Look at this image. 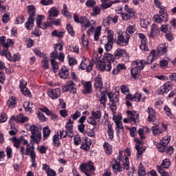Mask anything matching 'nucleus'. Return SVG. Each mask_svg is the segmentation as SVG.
Returning <instances> with one entry per match:
<instances>
[{
	"mask_svg": "<svg viewBox=\"0 0 176 176\" xmlns=\"http://www.w3.org/2000/svg\"><path fill=\"white\" fill-rule=\"evenodd\" d=\"M0 45L3 46V50L0 52L1 56H5L8 60H12V54L9 53L8 47H10L14 45L13 40L8 38L5 36L0 37Z\"/></svg>",
	"mask_w": 176,
	"mask_h": 176,
	"instance_id": "f257e3e1",
	"label": "nucleus"
},
{
	"mask_svg": "<svg viewBox=\"0 0 176 176\" xmlns=\"http://www.w3.org/2000/svg\"><path fill=\"white\" fill-rule=\"evenodd\" d=\"M29 131L31 132L32 135L30 136V139L33 142H36V144H39L41 142V140H42V127L39 125L32 124L30 126Z\"/></svg>",
	"mask_w": 176,
	"mask_h": 176,
	"instance_id": "f03ea898",
	"label": "nucleus"
},
{
	"mask_svg": "<svg viewBox=\"0 0 176 176\" xmlns=\"http://www.w3.org/2000/svg\"><path fill=\"white\" fill-rule=\"evenodd\" d=\"M101 45H104L105 50L109 52L112 50V47L113 46V32L112 30H109L107 32V36H104L100 39Z\"/></svg>",
	"mask_w": 176,
	"mask_h": 176,
	"instance_id": "7ed1b4c3",
	"label": "nucleus"
},
{
	"mask_svg": "<svg viewBox=\"0 0 176 176\" xmlns=\"http://www.w3.org/2000/svg\"><path fill=\"white\" fill-rule=\"evenodd\" d=\"M153 21L157 24H163V23H167L168 21V14H167V10L166 7H162L159 14L154 15Z\"/></svg>",
	"mask_w": 176,
	"mask_h": 176,
	"instance_id": "20e7f679",
	"label": "nucleus"
},
{
	"mask_svg": "<svg viewBox=\"0 0 176 176\" xmlns=\"http://www.w3.org/2000/svg\"><path fill=\"white\" fill-rule=\"evenodd\" d=\"M123 166L120 165V162L116 161L115 163L112 165V169L113 173H122L124 170H129L130 168V162H129V157H125L124 160L122 161Z\"/></svg>",
	"mask_w": 176,
	"mask_h": 176,
	"instance_id": "39448f33",
	"label": "nucleus"
},
{
	"mask_svg": "<svg viewBox=\"0 0 176 176\" xmlns=\"http://www.w3.org/2000/svg\"><path fill=\"white\" fill-rule=\"evenodd\" d=\"M130 41V34L127 32H118L117 45L119 46H127Z\"/></svg>",
	"mask_w": 176,
	"mask_h": 176,
	"instance_id": "423d86ee",
	"label": "nucleus"
},
{
	"mask_svg": "<svg viewBox=\"0 0 176 176\" xmlns=\"http://www.w3.org/2000/svg\"><path fill=\"white\" fill-rule=\"evenodd\" d=\"M28 10L30 17L28 18V21L25 23V27L27 30H31L34 27V17L36 10H35V6L31 5L28 6Z\"/></svg>",
	"mask_w": 176,
	"mask_h": 176,
	"instance_id": "0eeeda50",
	"label": "nucleus"
},
{
	"mask_svg": "<svg viewBox=\"0 0 176 176\" xmlns=\"http://www.w3.org/2000/svg\"><path fill=\"white\" fill-rule=\"evenodd\" d=\"M80 170L82 173H84L87 176H91L93 171L96 170L94 164L91 162H88L85 164H81L80 166Z\"/></svg>",
	"mask_w": 176,
	"mask_h": 176,
	"instance_id": "6e6552de",
	"label": "nucleus"
},
{
	"mask_svg": "<svg viewBox=\"0 0 176 176\" xmlns=\"http://www.w3.org/2000/svg\"><path fill=\"white\" fill-rule=\"evenodd\" d=\"M19 152L23 157H24V155L30 156V157L36 156V153H35L34 146H31L30 144H28L26 147H25L24 146H21Z\"/></svg>",
	"mask_w": 176,
	"mask_h": 176,
	"instance_id": "1a4fd4ad",
	"label": "nucleus"
},
{
	"mask_svg": "<svg viewBox=\"0 0 176 176\" xmlns=\"http://www.w3.org/2000/svg\"><path fill=\"white\" fill-rule=\"evenodd\" d=\"M91 116L88 118L87 122L89 124L96 126H97V120L98 122H100V119H101V110H97L96 111L93 110L91 112Z\"/></svg>",
	"mask_w": 176,
	"mask_h": 176,
	"instance_id": "9d476101",
	"label": "nucleus"
},
{
	"mask_svg": "<svg viewBox=\"0 0 176 176\" xmlns=\"http://www.w3.org/2000/svg\"><path fill=\"white\" fill-rule=\"evenodd\" d=\"M107 96L109 97V100L110 102L109 103V105L110 107V109H111L113 112V115H116V103L119 102V98H118V96L113 95L112 94H107Z\"/></svg>",
	"mask_w": 176,
	"mask_h": 176,
	"instance_id": "9b49d317",
	"label": "nucleus"
},
{
	"mask_svg": "<svg viewBox=\"0 0 176 176\" xmlns=\"http://www.w3.org/2000/svg\"><path fill=\"white\" fill-rule=\"evenodd\" d=\"M99 71H111L112 69V63L105 61H98L96 65Z\"/></svg>",
	"mask_w": 176,
	"mask_h": 176,
	"instance_id": "f8f14e48",
	"label": "nucleus"
},
{
	"mask_svg": "<svg viewBox=\"0 0 176 176\" xmlns=\"http://www.w3.org/2000/svg\"><path fill=\"white\" fill-rule=\"evenodd\" d=\"M47 94L50 98L56 100L61 96V89H60V88H56L55 89H50L47 90Z\"/></svg>",
	"mask_w": 176,
	"mask_h": 176,
	"instance_id": "ddd939ff",
	"label": "nucleus"
},
{
	"mask_svg": "<svg viewBox=\"0 0 176 176\" xmlns=\"http://www.w3.org/2000/svg\"><path fill=\"white\" fill-rule=\"evenodd\" d=\"M93 63L89 59H85L82 62H81L80 65V69H87V72H91L93 70Z\"/></svg>",
	"mask_w": 176,
	"mask_h": 176,
	"instance_id": "4468645a",
	"label": "nucleus"
},
{
	"mask_svg": "<svg viewBox=\"0 0 176 176\" xmlns=\"http://www.w3.org/2000/svg\"><path fill=\"white\" fill-rule=\"evenodd\" d=\"M85 122H86L85 116H81L78 120V123H79V124L78 125V131H80V133H82V134L86 133V130H85V128L86 127Z\"/></svg>",
	"mask_w": 176,
	"mask_h": 176,
	"instance_id": "2eb2a0df",
	"label": "nucleus"
},
{
	"mask_svg": "<svg viewBox=\"0 0 176 176\" xmlns=\"http://www.w3.org/2000/svg\"><path fill=\"white\" fill-rule=\"evenodd\" d=\"M127 115L128 119L131 123H138V122H139V114L136 111H128Z\"/></svg>",
	"mask_w": 176,
	"mask_h": 176,
	"instance_id": "dca6fc26",
	"label": "nucleus"
},
{
	"mask_svg": "<svg viewBox=\"0 0 176 176\" xmlns=\"http://www.w3.org/2000/svg\"><path fill=\"white\" fill-rule=\"evenodd\" d=\"M173 88V84L170 82H166L164 85H162L158 90L160 94H164V93H168L170 90Z\"/></svg>",
	"mask_w": 176,
	"mask_h": 176,
	"instance_id": "f3484780",
	"label": "nucleus"
},
{
	"mask_svg": "<svg viewBox=\"0 0 176 176\" xmlns=\"http://www.w3.org/2000/svg\"><path fill=\"white\" fill-rule=\"evenodd\" d=\"M59 76L61 79H68L69 78V70L65 67H63L59 71Z\"/></svg>",
	"mask_w": 176,
	"mask_h": 176,
	"instance_id": "a211bd4d",
	"label": "nucleus"
},
{
	"mask_svg": "<svg viewBox=\"0 0 176 176\" xmlns=\"http://www.w3.org/2000/svg\"><path fill=\"white\" fill-rule=\"evenodd\" d=\"M82 85L84 86L83 94H91V82L82 81Z\"/></svg>",
	"mask_w": 176,
	"mask_h": 176,
	"instance_id": "6ab92c4d",
	"label": "nucleus"
},
{
	"mask_svg": "<svg viewBox=\"0 0 176 176\" xmlns=\"http://www.w3.org/2000/svg\"><path fill=\"white\" fill-rule=\"evenodd\" d=\"M126 71V65L124 64L119 63L116 67H114L112 74L113 75H118L120 72H122V71Z\"/></svg>",
	"mask_w": 176,
	"mask_h": 176,
	"instance_id": "aec40b11",
	"label": "nucleus"
},
{
	"mask_svg": "<svg viewBox=\"0 0 176 176\" xmlns=\"http://www.w3.org/2000/svg\"><path fill=\"white\" fill-rule=\"evenodd\" d=\"M126 71V65L124 64L119 63L116 67H114L112 74L113 75H118L120 72H122V71Z\"/></svg>",
	"mask_w": 176,
	"mask_h": 176,
	"instance_id": "412c9836",
	"label": "nucleus"
},
{
	"mask_svg": "<svg viewBox=\"0 0 176 176\" xmlns=\"http://www.w3.org/2000/svg\"><path fill=\"white\" fill-rule=\"evenodd\" d=\"M126 71V65L124 64L119 63L116 67H114L112 74L113 75H118L120 72H122V71Z\"/></svg>",
	"mask_w": 176,
	"mask_h": 176,
	"instance_id": "4be33fe9",
	"label": "nucleus"
},
{
	"mask_svg": "<svg viewBox=\"0 0 176 176\" xmlns=\"http://www.w3.org/2000/svg\"><path fill=\"white\" fill-rule=\"evenodd\" d=\"M102 78L100 75H98L95 78L94 87L96 89H100V91H102Z\"/></svg>",
	"mask_w": 176,
	"mask_h": 176,
	"instance_id": "5701e85b",
	"label": "nucleus"
},
{
	"mask_svg": "<svg viewBox=\"0 0 176 176\" xmlns=\"http://www.w3.org/2000/svg\"><path fill=\"white\" fill-rule=\"evenodd\" d=\"M155 60H156V50H152L147 58V60L145 61L146 65V64L147 65L152 64V63H153Z\"/></svg>",
	"mask_w": 176,
	"mask_h": 176,
	"instance_id": "b1692460",
	"label": "nucleus"
},
{
	"mask_svg": "<svg viewBox=\"0 0 176 176\" xmlns=\"http://www.w3.org/2000/svg\"><path fill=\"white\" fill-rule=\"evenodd\" d=\"M133 65L135 67V68H138V69H144V67H145L146 63L144 60H137L133 62Z\"/></svg>",
	"mask_w": 176,
	"mask_h": 176,
	"instance_id": "393cba45",
	"label": "nucleus"
},
{
	"mask_svg": "<svg viewBox=\"0 0 176 176\" xmlns=\"http://www.w3.org/2000/svg\"><path fill=\"white\" fill-rule=\"evenodd\" d=\"M59 12L60 11H58V9H57L56 7L52 8L51 10H49V16L47 20H52L53 17H57Z\"/></svg>",
	"mask_w": 176,
	"mask_h": 176,
	"instance_id": "a878e982",
	"label": "nucleus"
},
{
	"mask_svg": "<svg viewBox=\"0 0 176 176\" xmlns=\"http://www.w3.org/2000/svg\"><path fill=\"white\" fill-rule=\"evenodd\" d=\"M140 72H141V70L138 69V67H135L133 66V67L131 70L132 78H133L134 79H140L141 76H140Z\"/></svg>",
	"mask_w": 176,
	"mask_h": 176,
	"instance_id": "bb28decb",
	"label": "nucleus"
},
{
	"mask_svg": "<svg viewBox=\"0 0 176 176\" xmlns=\"http://www.w3.org/2000/svg\"><path fill=\"white\" fill-rule=\"evenodd\" d=\"M168 46V44H161L159 45L157 48V53L160 54V56H162V54H166L167 53V47Z\"/></svg>",
	"mask_w": 176,
	"mask_h": 176,
	"instance_id": "cd10ccee",
	"label": "nucleus"
},
{
	"mask_svg": "<svg viewBox=\"0 0 176 176\" xmlns=\"http://www.w3.org/2000/svg\"><path fill=\"white\" fill-rule=\"evenodd\" d=\"M12 120H17V122L24 123L25 122H28V117H25L23 115H19L17 117L12 116L10 118V122H12Z\"/></svg>",
	"mask_w": 176,
	"mask_h": 176,
	"instance_id": "c85d7f7f",
	"label": "nucleus"
},
{
	"mask_svg": "<svg viewBox=\"0 0 176 176\" xmlns=\"http://www.w3.org/2000/svg\"><path fill=\"white\" fill-rule=\"evenodd\" d=\"M49 57L46 56H43V59L41 61V67L44 68V69H49L50 68V65H49Z\"/></svg>",
	"mask_w": 176,
	"mask_h": 176,
	"instance_id": "c756f323",
	"label": "nucleus"
},
{
	"mask_svg": "<svg viewBox=\"0 0 176 176\" xmlns=\"http://www.w3.org/2000/svg\"><path fill=\"white\" fill-rule=\"evenodd\" d=\"M143 142L142 141H138L136 145H135V149L138 151V156H140V155H142L144 153V151H145V147L142 148L141 147V145H143Z\"/></svg>",
	"mask_w": 176,
	"mask_h": 176,
	"instance_id": "7c9ffc66",
	"label": "nucleus"
},
{
	"mask_svg": "<svg viewBox=\"0 0 176 176\" xmlns=\"http://www.w3.org/2000/svg\"><path fill=\"white\" fill-rule=\"evenodd\" d=\"M39 109L40 111H41V112H44L48 116H50L51 115L52 120H54L57 118V116H56V114H52V111H50V110H49L47 107H43V108H40Z\"/></svg>",
	"mask_w": 176,
	"mask_h": 176,
	"instance_id": "2f4dec72",
	"label": "nucleus"
},
{
	"mask_svg": "<svg viewBox=\"0 0 176 176\" xmlns=\"http://www.w3.org/2000/svg\"><path fill=\"white\" fill-rule=\"evenodd\" d=\"M16 104H17V98H16L14 96H12L11 98H10L7 102V105L11 109L16 107Z\"/></svg>",
	"mask_w": 176,
	"mask_h": 176,
	"instance_id": "473e14b6",
	"label": "nucleus"
},
{
	"mask_svg": "<svg viewBox=\"0 0 176 176\" xmlns=\"http://www.w3.org/2000/svg\"><path fill=\"white\" fill-rule=\"evenodd\" d=\"M80 24L83 25V27H85V28H89V27L91 25L90 21H89V19H87L85 16H81L80 18Z\"/></svg>",
	"mask_w": 176,
	"mask_h": 176,
	"instance_id": "72a5a7b5",
	"label": "nucleus"
},
{
	"mask_svg": "<svg viewBox=\"0 0 176 176\" xmlns=\"http://www.w3.org/2000/svg\"><path fill=\"white\" fill-rule=\"evenodd\" d=\"M147 112L148 113V121L152 122V120H153L156 116V113L155 112V110H153V109L151 107L148 108Z\"/></svg>",
	"mask_w": 176,
	"mask_h": 176,
	"instance_id": "f704fd0d",
	"label": "nucleus"
},
{
	"mask_svg": "<svg viewBox=\"0 0 176 176\" xmlns=\"http://www.w3.org/2000/svg\"><path fill=\"white\" fill-rule=\"evenodd\" d=\"M151 131H153V135L157 137V135H160V134H162L163 133V129H160L159 125L153 126L151 128Z\"/></svg>",
	"mask_w": 176,
	"mask_h": 176,
	"instance_id": "c9c22d12",
	"label": "nucleus"
},
{
	"mask_svg": "<svg viewBox=\"0 0 176 176\" xmlns=\"http://www.w3.org/2000/svg\"><path fill=\"white\" fill-rule=\"evenodd\" d=\"M159 31V28H157V25L156 24H152L151 25V33L149 34L148 36L150 38H155V35H156V33Z\"/></svg>",
	"mask_w": 176,
	"mask_h": 176,
	"instance_id": "e433bc0d",
	"label": "nucleus"
},
{
	"mask_svg": "<svg viewBox=\"0 0 176 176\" xmlns=\"http://www.w3.org/2000/svg\"><path fill=\"white\" fill-rule=\"evenodd\" d=\"M103 61L113 64V63H115V60H113V55L108 53L104 54Z\"/></svg>",
	"mask_w": 176,
	"mask_h": 176,
	"instance_id": "4c0bfd02",
	"label": "nucleus"
},
{
	"mask_svg": "<svg viewBox=\"0 0 176 176\" xmlns=\"http://www.w3.org/2000/svg\"><path fill=\"white\" fill-rule=\"evenodd\" d=\"M126 53V50L118 48L114 53L116 58H120Z\"/></svg>",
	"mask_w": 176,
	"mask_h": 176,
	"instance_id": "58836bf2",
	"label": "nucleus"
},
{
	"mask_svg": "<svg viewBox=\"0 0 176 176\" xmlns=\"http://www.w3.org/2000/svg\"><path fill=\"white\" fill-rule=\"evenodd\" d=\"M74 120H72L71 118H69L68 122L66 123L65 128L66 131H72L74 129Z\"/></svg>",
	"mask_w": 176,
	"mask_h": 176,
	"instance_id": "ea45409f",
	"label": "nucleus"
},
{
	"mask_svg": "<svg viewBox=\"0 0 176 176\" xmlns=\"http://www.w3.org/2000/svg\"><path fill=\"white\" fill-rule=\"evenodd\" d=\"M170 166H171V163L170 162V160L165 159V160H163L161 166H157V167H161V168L162 170H164L163 168H168V167H170Z\"/></svg>",
	"mask_w": 176,
	"mask_h": 176,
	"instance_id": "a19ab883",
	"label": "nucleus"
},
{
	"mask_svg": "<svg viewBox=\"0 0 176 176\" xmlns=\"http://www.w3.org/2000/svg\"><path fill=\"white\" fill-rule=\"evenodd\" d=\"M101 35V26H98L95 30L94 33V41H98L100 39V36Z\"/></svg>",
	"mask_w": 176,
	"mask_h": 176,
	"instance_id": "79ce46f5",
	"label": "nucleus"
},
{
	"mask_svg": "<svg viewBox=\"0 0 176 176\" xmlns=\"http://www.w3.org/2000/svg\"><path fill=\"white\" fill-rule=\"evenodd\" d=\"M64 34H65L64 30H54L52 33V36H56L57 38H63V36H64Z\"/></svg>",
	"mask_w": 176,
	"mask_h": 176,
	"instance_id": "37998d69",
	"label": "nucleus"
},
{
	"mask_svg": "<svg viewBox=\"0 0 176 176\" xmlns=\"http://www.w3.org/2000/svg\"><path fill=\"white\" fill-rule=\"evenodd\" d=\"M103 146L105 153H107V155H111V153H112V146H110L109 143L104 142Z\"/></svg>",
	"mask_w": 176,
	"mask_h": 176,
	"instance_id": "c03bdc74",
	"label": "nucleus"
},
{
	"mask_svg": "<svg viewBox=\"0 0 176 176\" xmlns=\"http://www.w3.org/2000/svg\"><path fill=\"white\" fill-rule=\"evenodd\" d=\"M133 100L136 102H140V101H144L145 100V96L142 97V95L141 94L136 93V94H135V95L133 96Z\"/></svg>",
	"mask_w": 176,
	"mask_h": 176,
	"instance_id": "a18cd8bd",
	"label": "nucleus"
},
{
	"mask_svg": "<svg viewBox=\"0 0 176 176\" xmlns=\"http://www.w3.org/2000/svg\"><path fill=\"white\" fill-rule=\"evenodd\" d=\"M10 141H12V142H13L14 144V146L15 148H20V145L21 144V139H19L17 138H12Z\"/></svg>",
	"mask_w": 176,
	"mask_h": 176,
	"instance_id": "49530a36",
	"label": "nucleus"
},
{
	"mask_svg": "<svg viewBox=\"0 0 176 176\" xmlns=\"http://www.w3.org/2000/svg\"><path fill=\"white\" fill-rule=\"evenodd\" d=\"M51 64L52 70L56 73L58 71V64L56 62V59L52 58L51 59Z\"/></svg>",
	"mask_w": 176,
	"mask_h": 176,
	"instance_id": "de8ad7c7",
	"label": "nucleus"
},
{
	"mask_svg": "<svg viewBox=\"0 0 176 176\" xmlns=\"http://www.w3.org/2000/svg\"><path fill=\"white\" fill-rule=\"evenodd\" d=\"M32 105H34L32 103H30V102H25L23 104V107L25 108V111L26 112H31L32 111Z\"/></svg>",
	"mask_w": 176,
	"mask_h": 176,
	"instance_id": "09e8293b",
	"label": "nucleus"
},
{
	"mask_svg": "<svg viewBox=\"0 0 176 176\" xmlns=\"http://www.w3.org/2000/svg\"><path fill=\"white\" fill-rule=\"evenodd\" d=\"M43 140H47V137H49V135H50V129H49V126H45L43 128Z\"/></svg>",
	"mask_w": 176,
	"mask_h": 176,
	"instance_id": "8fccbe9b",
	"label": "nucleus"
},
{
	"mask_svg": "<svg viewBox=\"0 0 176 176\" xmlns=\"http://www.w3.org/2000/svg\"><path fill=\"white\" fill-rule=\"evenodd\" d=\"M62 14L63 16H65L67 19H71V14H69V12H68L67 5H63V8L62 10Z\"/></svg>",
	"mask_w": 176,
	"mask_h": 176,
	"instance_id": "3c124183",
	"label": "nucleus"
},
{
	"mask_svg": "<svg viewBox=\"0 0 176 176\" xmlns=\"http://www.w3.org/2000/svg\"><path fill=\"white\" fill-rule=\"evenodd\" d=\"M21 91L23 96H26V97H32V95L31 94V92L30 91V89L27 87L21 88Z\"/></svg>",
	"mask_w": 176,
	"mask_h": 176,
	"instance_id": "603ef678",
	"label": "nucleus"
},
{
	"mask_svg": "<svg viewBox=\"0 0 176 176\" xmlns=\"http://www.w3.org/2000/svg\"><path fill=\"white\" fill-rule=\"evenodd\" d=\"M125 13H127V14H129L131 17H134V10L133 8H129V6L125 5L124 6Z\"/></svg>",
	"mask_w": 176,
	"mask_h": 176,
	"instance_id": "864d4df0",
	"label": "nucleus"
},
{
	"mask_svg": "<svg viewBox=\"0 0 176 176\" xmlns=\"http://www.w3.org/2000/svg\"><path fill=\"white\" fill-rule=\"evenodd\" d=\"M10 20V12H6L3 16H2V22L4 24H6V23H8V21Z\"/></svg>",
	"mask_w": 176,
	"mask_h": 176,
	"instance_id": "5fc2aeb1",
	"label": "nucleus"
},
{
	"mask_svg": "<svg viewBox=\"0 0 176 176\" xmlns=\"http://www.w3.org/2000/svg\"><path fill=\"white\" fill-rule=\"evenodd\" d=\"M81 115H82V113H80L79 110H77L75 111L74 113L71 115L70 118L73 120H78V119H79V117L81 116Z\"/></svg>",
	"mask_w": 176,
	"mask_h": 176,
	"instance_id": "6e6d98bb",
	"label": "nucleus"
},
{
	"mask_svg": "<svg viewBox=\"0 0 176 176\" xmlns=\"http://www.w3.org/2000/svg\"><path fill=\"white\" fill-rule=\"evenodd\" d=\"M160 30L162 32H164L165 34H168L171 32V28L168 25H162Z\"/></svg>",
	"mask_w": 176,
	"mask_h": 176,
	"instance_id": "4d7b16f0",
	"label": "nucleus"
},
{
	"mask_svg": "<svg viewBox=\"0 0 176 176\" xmlns=\"http://www.w3.org/2000/svg\"><path fill=\"white\" fill-rule=\"evenodd\" d=\"M127 34H134L135 32V25H129L126 28Z\"/></svg>",
	"mask_w": 176,
	"mask_h": 176,
	"instance_id": "13d9d810",
	"label": "nucleus"
},
{
	"mask_svg": "<svg viewBox=\"0 0 176 176\" xmlns=\"http://www.w3.org/2000/svg\"><path fill=\"white\" fill-rule=\"evenodd\" d=\"M37 118L41 122H46V120H47V118L45 117L43 113H41V111H37Z\"/></svg>",
	"mask_w": 176,
	"mask_h": 176,
	"instance_id": "bf43d9fd",
	"label": "nucleus"
},
{
	"mask_svg": "<svg viewBox=\"0 0 176 176\" xmlns=\"http://www.w3.org/2000/svg\"><path fill=\"white\" fill-rule=\"evenodd\" d=\"M170 136H165L163 138V139L160 142V143L164 144V145H168L170 144Z\"/></svg>",
	"mask_w": 176,
	"mask_h": 176,
	"instance_id": "052dcab7",
	"label": "nucleus"
},
{
	"mask_svg": "<svg viewBox=\"0 0 176 176\" xmlns=\"http://www.w3.org/2000/svg\"><path fill=\"white\" fill-rule=\"evenodd\" d=\"M99 102H100L101 105H103L104 108H105L107 105V96L102 95L101 97L99 98Z\"/></svg>",
	"mask_w": 176,
	"mask_h": 176,
	"instance_id": "680f3d73",
	"label": "nucleus"
},
{
	"mask_svg": "<svg viewBox=\"0 0 176 176\" xmlns=\"http://www.w3.org/2000/svg\"><path fill=\"white\" fill-rule=\"evenodd\" d=\"M45 20V16L43 15H38L36 17V24L37 27L39 28L41 27V25L42 24V21Z\"/></svg>",
	"mask_w": 176,
	"mask_h": 176,
	"instance_id": "e2e57ef3",
	"label": "nucleus"
},
{
	"mask_svg": "<svg viewBox=\"0 0 176 176\" xmlns=\"http://www.w3.org/2000/svg\"><path fill=\"white\" fill-rule=\"evenodd\" d=\"M139 176H144L145 175V168L144 167V165L142 164H140L139 165V170H138Z\"/></svg>",
	"mask_w": 176,
	"mask_h": 176,
	"instance_id": "0e129e2a",
	"label": "nucleus"
},
{
	"mask_svg": "<svg viewBox=\"0 0 176 176\" xmlns=\"http://www.w3.org/2000/svg\"><path fill=\"white\" fill-rule=\"evenodd\" d=\"M74 145H80L82 144V139L79 135H76L74 138Z\"/></svg>",
	"mask_w": 176,
	"mask_h": 176,
	"instance_id": "69168bd1",
	"label": "nucleus"
},
{
	"mask_svg": "<svg viewBox=\"0 0 176 176\" xmlns=\"http://www.w3.org/2000/svg\"><path fill=\"white\" fill-rule=\"evenodd\" d=\"M164 110L166 113V114L167 115V116H169V118H174V115H173V113H171V109L170 108H168V107L165 106L164 108Z\"/></svg>",
	"mask_w": 176,
	"mask_h": 176,
	"instance_id": "338daca9",
	"label": "nucleus"
},
{
	"mask_svg": "<svg viewBox=\"0 0 176 176\" xmlns=\"http://www.w3.org/2000/svg\"><path fill=\"white\" fill-rule=\"evenodd\" d=\"M157 149L159 151V152H164L166 151V149H167V146L160 143L157 146Z\"/></svg>",
	"mask_w": 176,
	"mask_h": 176,
	"instance_id": "774afa93",
	"label": "nucleus"
}]
</instances>
